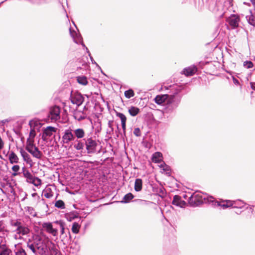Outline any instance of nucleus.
<instances>
[{"instance_id": "nucleus-30", "label": "nucleus", "mask_w": 255, "mask_h": 255, "mask_svg": "<svg viewBox=\"0 0 255 255\" xmlns=\"http://www.w3.org/2000/svg\"><path fill=\"white\" fill-rule=\"evenodd\" d=\"M232 204V208L242 209L244 207L245 203L244 201L239 200L237 201H233Z\"/></svg>"}, {"instance_id": "nucleus-35", "label": "nucleus", "mask_w": 255, "mask_h": 255, "mask_svg": "<svg viewBox=\"0 0 255 255\" xmlns=\"http://www.w3.org/2000/svg\"><path fill=\"white\" fill-rule=\"evenodd\" d=\"M55 206L59 209H64L65 208V205L64 201L62 200H58L56 201Z\"/></svg>"}, {"instance_id": "nucleus-49", "label": "nucleus", "mask_w": 255, "mask_h": 255, "mask_svg": "<svg viewBox=\"0 0 255 255\" xmlns=\"http://www.w3.org/2000/svg\"><path fill=\"white\" fill-rule=\"evenodd\" d=\"M232 79L233 83L235 85L237 86H239L240 85L239 81L237 79H236L234 76H232Z\"/></svg>"}, {"instance_id": "nucleus-12", "label": "nucleus", "mask_w": 255, "mask_h": 255, "mask_svg": "<svg viewBox=\"0 0 255 255\" xmlns=\"http://www.w3.org/2000/svg\"><path fill=\"white\" fill-rule=\"evenodd\" d=\"M70 33L72 37L73 38L74 41L75 43L77 44L80 43L81 45L86 49V45L83 42V38L81 35L78 34L75 31H72L71 30V28H69Z\"/></svg>"}, {"instance_id": "nucleus-19", "label": "nucleus", "mask_w": 255, "mask_h": 255, "mask_svg": "<svg viewBox=\"0 0 255 255\" xmlns=\"http://www.w3.org/2000/svg\"><path fill=\"white\" fill-rule=\"evenodd\" d=\"M116 115L117 117H119L121 120L122 129H125L127 122L126 116L123 113L116 111Z\"/></svg>"}, {"instance_id": "nucleus-53", "label": "nucleus", "mask_w": 255, "mask_h": 255, "mask_svg": "<svg viewBox=\"0 0 255 255\" xmlns=\"http://www.w3.org/2000/svg\"><path fill=\"white\" fill-rule=\"evenodd\" d=\"M44 196L46 198H50L52 196V195L50 193H46L44 194Z\"/></svg>"}, {"instance_id": "nucleus-57", "label": "nucleus", "mask_w": 255, "mask_h": 255, "mask_svg": "<svg viewBox=\"0 0 255 255\" xmlns=\"http://www.w3.org/2000/svg\"><path fill=\"white\" fill-rule=\"evenodd\" d=\"M250 1L252 2V4L253 5L254 7V9L255 10V0H251Z\"/></svg>"}, {"instance_id": "nucleus-17", "label": "nucleus", "mask_w": 255, "mask_h": 255, "mask_svg": "<svg viewBox=\"0 0 255 255\" xmlns=\"http://www.w3.org/2000/svg\"><path fill=\"white\" fill-rule=\"evenodd\" d=\"M19 152L23 160L27 163L30 164L31 166L32 160L31 159L30 155L25 151H24L22 148H20Z\"/></svg>"}, {"instance_id": "nucleus-36", "label": "nucleus", "mask_w": 255, "mask_h": 255, "mask_svg": "<svg viewBox=\"0 0 255 255\" xmlns=\"http://www.w3.org/2000/svg\"><path fill=\"white\" fill-rule=\"evenodd\" d=\"M125 96L128 99H130V98L133 97L134 96L133 90L131 89L126 90L125 92Z\"/></svg>"}, {"instance_id": "nucleus-15", "label": "nucleus", "mask_w": 255, "mask_h": 255, "mask_svg": "<svg viewBox=\"0 0 255 255\" xmlns=\"http://www.w3.org/2000/svg\"><path fill=\"white\" fill-rule=\"evenodd\" d=\"M38 123L34 120H30L29 122V126L30 127V130L29 132V135L28 137L34 139V137L36 136V132L34 129V128L38 125Z\"/></svg>"}, {"instance_id": "nucleus-48", "label": "nucleus", "mask_w": 255, "mask_h": 255, "mask_svg": "<svg viewBox=\"0 0 255 255\" xmlns=\"http://www.w3.org/2000/svg\"><path fill=\"white\" fill-rule=\"evenodd\" d=\"M23 176L26 179L32 175V174L28 171H24Z\"/></svg>"}, {"instance_id": "nucleus-63", "label": "nucleus", "mask_w": 255, "mask_h": 255, "mask_svg": "<svg viewBox=\"0 0 255 255\" xmlns=\"http://www.w3.org/2000/svg\"><path fill=\"white\" fill-rule=\"evenodd\" d=\"M235 213L237 214H240L241 213H242V211H236Z\"/></svg>"}, {"instance_id": "nucleus-44", "label": "nucleus", "mask_w": 255, "mask_h": 255, "mask_svg": "<svg viewBox=\"0 0 255 255\" xmlns=\"http://www.w3.org/2000/svg\"><path fill=\"white\" fill-rule=\"evenodd\" d=\"M15 255H27L25 251L22 248L18 249L15 252Z\"/></svg>"}, {"instance_id": "nucleus-14", "label": "nucleus", "mask_w": 255, "mask_h": 255, "mask_svg": "<svg viewBox=\"0 0 255 255\" xmlns=\"http://www.w3.org/2000/svg\"><path fill=\"white\" fill-rule=\"evenodd\" d=\"M197 68L196 66L193 65L185 68L183 70L181 73L184 74L187 77H189L193 76L197 72Z\"/></svg>"}, {"instance_id": "nucleus-10", "label": "nucleus", "mask_w": 255, "mask_h": 255, "mask_svg": "<svg viewBox=\"0 0 255 255\" xmlns=\"http://www.w3.org/2000/svg\"><path fill=\"white\" fill-rule=\"evenodd\" d=\"M240 20L239 16L235 14H232L227 19V21L232 29H234L239 26V23Z\"/></svg>"}, {"instance_id": "nucleus-2", "label": "nucleus", "mask_w": 255, "mask_h": 255, "mask_svg": "<svg viewBox=\"0 0 255 255\" xmlns=\"http://www.w3.org/2000/svg\"><path fill=\"white\" fill-rule=\"evenodd\" d=\"M37 246V255H61L60 252L51 242L39 240Z\"/></svg>"}, {"instance_id": "nucleus-16", "label": "nucleus", "mask_w": 255, "mask_h": 255, "mask_svg": "<svg viewBox=\"0 0 255 255\" xmlns=\"http://www.w3.org/2000/svg\"><path fill=\"white\" fill-rule=\"evenodd\" d=\"M74 118L78 121H81L87 118V115L83 111L77 110L74 113Z\"/></svg>"}, {"instance_id": "nucleus-34", "label": "nucleus", "mask_w": 255, "mask_h": 255, "mask_svg": "<svg viewBox=\"0 0 255 255\" xmlns=\"http://www.w3.org/2000/svg\"><path fill=\"white\" fill-rule=\"evenodd\" d=\"M80 228V225L79 223L75 222L73 223L72 226V232L74 234H78L79 232V229Z\"/></svg>"}, {"instance_id": "nucleus-56", "label": "nucleus", "mask_w": 255, "mask_h": 255, "mask_svg": "<svg viewBox=\"0 0 255 255\" xmlns=\"http://www.w3.org/2000/svg\"><path fill=\"white\" fill-rule=\"evenodd\" d=\"M113 122H114L113 121H109L108 122V127L109 128H112V127H113Z\"/></svg>"}, {"instance_id": "nucleus-22", "label": "nucleus", "mask_w": 255, "mask_h": 255, "mask_svg": "<svg viewBox=\"0 0 255 255\" xmlns=\"http://www.w3.org/2000/svg\"><path fill=\"white\" fill-rule=\"evenodd\" d=\"M11 251L6 246L5 244L0 243V255H10Z\"/></svg>"}, {"instance_id": "nucleus-51", "label": "nucleus", "mask_w": 255, "mask_h": 255, "mask_svg": "<svg viewBox=\"0 0 255 255\" xmlns=\"http://www.w3.org/2000/svg\"><path fill=\"white\" fill-rule=\"evenodd\" d=\"M10 121V119H5L2 121H0V126H3L6 123H8Z\"/></svg>"}, {"instance_id": "nucleus-50", "label": "nucleus", "mask_w": 255, "mask_h": 255, "mask_svg": "<svg viewBox=\"0 0 255 255\" xmlns=\"http://www.w3.org/2000/svg\"><path fill=\"white\" fill-rule=\"evenodd\" d=\"M35 176H33L32 175L31 176L26 178V181L29 183L32 184L33 182H34V179Z\"/></svg>"}, {"instance_id": "nucleus-24", "label": "nucleus", "mask_w": 255, "mask_h": 255, "mask_svg": "<svg viewBox=\"0 0 255 255\" xmlns=\"http://www.w3.org/2000/svg\"><path fill=\"white\" fill-rule=\"evenodd\" d=\"M134 190L136 192H140L142 189V180L140 178H136L134 182Z\"/></svg>"}, {"instance_id": "nucleus-46", "label": "nucleus", "mask_w": 255, "mask_h": 255, "mask_svg": "<svg viewBox=\"0 0 255 255\" xmlns=\"http://www.w3.org/2000/svg\"><path fill=\"white\" fill-rule=\"evenodd\" d=\"M133 134L137 137L141 135L140 129L139 128H136L133 130Z\"/></svg>"}, {"instance_id": "nucleus-5", "label": "nucleus", "mask_w": 255, "mask_h": 255, "mask_svg": "<svg viewBox=\"0 0 255 255\" xmlns=\"http://www.w3.org/2000/svg\"><path fill=\"white\" fill-rule=\"evenodd\" d=\"M85 141V145L88 154H93L96 152V148L98 143L96 140L93 139L92 137H89L87 139H83Z\"/></svg>"}, {"instance_id": "nucleus-1", "label": "nucleus", "mask_w": 255, "mask_h": 255, "mask_svg": "<svg viewBox=\"0 0 255 255\" xmlns=\"http://www.w3.org/2000/svg\"><path fill=\"white\" fill-rule=\"evenodd\" d=\"M164 88L167 91V93L157 95L154 99L155 103L161 105L165 104L163 110L164 114H170L178 107L182 96L180 92L184 89L182 85L177 84L164 86Z\"/></svg>"}, {"instance_id": "nucleus-52", "label": "nucleus", "mask_w": 255, "mask_h": 255, "mask_svg": "<svg viewBox=\"0 0 255 255\" xmlns=\"http://www.w3.org/2000/svg\"><path fill=\"white\" fill-rule=\"evenodd\" d=\"M120 130H121V129L119 128V125H117V130H116V133L118 131V133L117 134V137L119 136V133L121 132Z\"/></svg>"}, {"instance_id": "nucleus-38", "label": "nucleus", "mask_w": 255, "mask_h": 255, "mask_svg": "<svg viewBox=\"0 0 255 255\" xmlns=\"http://www.w3.org/2000/svg\"><path fill=\"white\" fill-rule=\"evenodd\" d=\"M246 18L247 19L248 23L254 26H255V16L251 14L250 16H247Z\"/></svg>"}, {"instance_id": "nucleus-25", "label": "nucleus", "mask_w": 255, "mask_h": 255, "mask_svg": "<svg viewBox=\"0 0 255 255\" xmlns=\"http://www.w3.org/2000/svg\"><path fill=\"white\" fill-rule=\"evenodd\" d=\"M78 214L75 211H73L65 214V218L68 221H71L74 220L75 219L78 218Z\"/></svg>"}, {"instance_id": "nucleus-29", "label": "nucleus", "mask_w": 255, "mask_h": 255, "mask_svg": "<svg viewBox=\"0 0 255 255\" xmlns=\"http://www.w3.org/2000/svg\"><path fill=\"white\" fill-rule=\"evenodd\" d=\"M134 195L131 193L126 194L121 201L122 203H128L134 198Z\"/></svg>"}, {"instance_id": "nucleus-64", "label": "nucleus", "mask_w": 255, "mask_h": 255, "mask_svg": "<svg viewBox=\"0 0 255 255\" xmlns=\"http://www.w3.org/2000/svg\"><path fill=\"white\" fill-rule=\"evenodd\" d=\"M164 166V163L162 164H161L159 166L160 168H162L163 169V167Z\"/></svg>"}, {"instance_id": "nucleus-31", "label": "nucleus", "mask_w": 255, "mask_h": 255, "mask_svg": "<svg viewBox=\"0 0 255 255\" xmlns=\"http://www.w3.org/2000/svg\"><path fill=\"white\" fill-rule=\"evenodd\" d=\"M77 82L82 85H86L88 84L87 78L85 76L77 77Z\"/></svg>"}, {"instance_id": "nucleus-61", "label": "nucleus", "mask_w": 255, "mask_h": 255, "mask_svg": "<svg viewBox=\"0 0 255 255\" xmlns=\"http://www.w3.org/2000/svg\"><path fill=\"white\" fill-rule=\"evenodd\" d=\"M244 4L248 6L251 5V3L250 2H244Z\"/></svg>"}, {"instance_id": "nucleus-27", "label": "nucleus", "mask_w": 255, "mask_h": 255, "mask_svg": "<svg viewBox=\"0 0 255 255\" xmlns=\"http://www.w3.org/2000/svg\"><path fill=\"white\" fill-rule=\"evenodd\" d=\"M128 112L130 116L135 117L139 114L140 110L136 107L131 106L128 108Z\"/></svg>"}, {"instance_id": "nucleus-7", "label": "nucleus", "mask_w": 255, "mask_h": 255, "mask_svg": "<svg viewBox=\"0 0 255 255\" xmlns=\"http://www.w3.org/2000/svg\"><path fill=\"white\" fill-rule=\"evenodd\" d=\"M61 109L59 106L51 107L48 114V117L52 121H57L60 118Z\"/></svg>"}, {"instance_id": "nucleus-37", "label": "nucleus", "mask_w": 255, "mask_h": 255, "mask_svg": "<svg viewBox=\"0 0 255 255\" xmlns=\"http://www.w3.org/2000/svg\"><path fill=\"white\" fill-rule=\"evenodd\" d=\"M26 212H27L32 216L35 217L37 216L36 213L34 211V209L32 207H26L25 208Z\"/></svg>"}, {"instance_id": "nucleus-9", "label": "nucleus", "mask_w": 255, "mask_h": 255, "mask_svg": "<svg viewBox=\"0 0 255 255\" xmlns=\"http://www.w3.org/2000/svg\"><path fill=\"white\" fill-rule=\"evenodd\" d=\"M42 227L45 231L53 236H57L58 235V230L53 228L52 223L44 222L42 224Z\"/></svg>"}, {"instance_id": "nucleus-18", "label": "nucleus", "mask_w": 255, "mask_h": 255, "mask_svg": "<svg viewBox=\"0 0 255 255\" xmlns=\"http://www.w3.org/2000/svg\"><path fill=\"white\" fill-rule=\"evenodd\" d=\"M60 238L64 245H67L70 244L71 240L70 233L69 231L65 234L60 235Z\"/></svg>"}, {"instance_id": "nucleus-41", "label": "nucleus", "mask_w": 255, "mask_h": 255, "mask_svg": "<svg viewBox=\"0 0 255 255\" xmlns=\"http://www.w3.org/2000/svg\"><path fill=\"white\" fill-rule=\"evenodd\" d=\"M162 170L163 171H164L165 172H166V175H167L168 176L170 175V173H171L170 167L169 165L166 164L164 162V166L163 167Z\"/></svg>"}, {"instance_id": "nucleus-11", "label": "nucleus", "mask_w": 255, "mask_h": 255, "mask_svg": "<svg viewBox=\"0 0 255 255\" xmlns=\"http://www.w3.org/2000/svg\"><path fill=\"white\" fill-rule=\"evenodd\" d=\"M72 131V129L70 128L67 129L64 131L62 136V140L64 143L68 144L70 141L75 139V136Z\"/></svg>"}, {"instance_id": "nucleus-20", "label": "nucleus", "mask_w": 255, "mask_h": 255, "mask_svg": "<svg viewBox=\"0 0 255 255\" xmlns=\"http://www.w3.org/2000/svg\"><path fill=\"white\" fill-rule=\"evenodd\" d=\"M232 202L233 201L231 200H225L221 202L217 201L216 203L218 206H221L225 209L229 207H232Z\"/></svg>"}, {"instance_id": "nucleus-33", "label": "nucleus", "mask_w": 255, "mask_h": 255, "mask_svg": "<svg viewBox=\"0 0 255 255\" xmlns=\"http://www.w3.org/2000/svg\"><path fill=\"white\" fill-rule=\"evenodd\" d=\"M55 223L59 225L60 228V235L66 233L65 232V223L62 220L56 221Z\"/></svg>"}, {"instance_id": "nucleus-6", "label": "nucleus", "mask_w": 255, "mask_h": 255, "mask_svg": "<svg viewBox=\"0 0 255 255\" xmlns=\"http://www.w3.org/2000/svg\"><path fill=\"white\" fill-rule=\"evenodd\" d=\"M70 99L72 104H75L77 106L79 107L84 102L85 98L80 92L76 91L71 93Z\"/></svg>"}, {"instance_id": "nucleus-47", "label": "nucleus", "mask_w": 255, "mask_h": 255, "mask_svg": "<svg viewBox=\"0 0 255 255\" xmlns=\"http://www.w3.org/2000/svg\"><path fill=\"white\" fill-rule=\"evenodd\" d=\"M11 225L12 226L16 227L17 228H18L19 227H20L22 225H21V223L20 222H19L18 220H16L14 222H11Z\"/></svg>"}, {"instance_id": "nucleus-23", "label": "nucleus", "mask_w": 255, "mask_h": 255, "mask_svg": "<svg viewBox=\"0 0 255 255\" xmlns=\"http://www.w3.org/2000/svg\"><path fill=\"white\" fill-rule=\"evenodd\" d=\"M8 159L10 164L17 163L18 157L13 151H10L8 155Z\"/></svg>"}, {"instance_id": "nucleus-43", "label": "nucleus", "mask_w": 255, "mask_h": 255, "mask_svg": "<svg viewBox=\"0 0 255 255\" xmlns=\"http://www.w3.org/2000/svg\"><path fill=\"white\" fill-rule=\"evenodd\" d=\"M34 182H33L32 184L35 186L38 187V186L41 184V180L40 178L37 177H34Z\"/></svg>"}, {"instance_id": "nucleus-40", "label": "nucleus", "mask_w": 255, "mask_h": 255, "mask_svg": "<svg viewBox=\"0 0 255 255\" xmlns=\"http://www.w3.org/2000/svg\"><path fill=\"white\" fill-rule=\"evenodd\" d=\"M85 145V142H82L81 141H79L77 144H75L74 145V147L76 148L78 150H82L84 148Z\"/></svg>"}, {"instance_id": "nucleus-54", "label": "nucleus", "mask_w": 255, "mask_h": 255, "mask_svg": "<svg viewBox=\"0 0 255 255\" xmlns=\"http://www.w3.org/2000/svg\"><path fill=\"white\" fill-rule=\"evenodd\" d=\"M126 128H125V129H123V132H120L119 134L121 135V136L124 138V136H126Z\"/></svg>"}, {"instance_id": "nucleus-32", "label": "nucleus", "mask_w": 255, "mask_h": 255, "mask_svg": "<svg viewBox=\"0 0 255 255\" xmlns=\"http://www.w3.org/2000/svg\"><path fill=\"white\" fill-rule=\"evenodd\" d=\"M27 247L34 253L35 255H37V243H27Z\"/></svg>"}, {"instance_id": "nucleus-55", "label": "nucleus", "mask_w": 255, "mask_h": 255, "mask_svg": "<svg viewBox=\"0 0 255 255\" xmlns=\"http://www.w3.org/2000/svg\"><path fill=\"white\" fill-rule=\"evenodd\" d=\"M251 87V88L255 91V82H250Z\"/></svg>"}, {"instance_id": "nucleus-39", "label": "nucleus", "mask_w": 255, "mask_h": 255, "mask_svg": "<svg viewBox=\"0 0 255 255\" xmlns=\"http://www.w3.org/2000/svg\"><path fill=\"white\" fill-rule=\"evenodd\" d=\"M20 169V166L18 165H14L12 167V170L13 172L12 173V176H16L19 174L18 171Z\"/></svg>"}, {"instance_id": "nucleus-42", "label": "nucleus", "mask_w": 255, "mask_h": 255, "mask_svg": "<svg viewBox=\"0 0 255 255\" xmlns=\"http://www.w3.org/2000/svg\"><path fill=\"white\" fill-rule=\"evenodd\" d=\"M243 65L244 67L248 69H250L254 67L253 63L250 60H247L245 61L243 63Z\"/></svg>"}, {"instance_id": "nucleus-58", "label": "nucleus", "mask_w": 255, "mask_h": 255, "mask_svg": "<svg viewBox=\"0 0 255 255\" xmlns=\"http://www.w3.org/2000/svg\"><path fill=\"white\" fill-rule=\"evenodd\" d=\"M86 52L88 54V55L89 56H90L91 54V53L90 52V51L89 50L88 48L87 47H86Z\"/></svg>"}, {"instance_id": "nucleus-4", "label": "nucleus", "mask_w": 255, "mask_h": 255, "mask_svg": "<svg viewBox=\"0 0 255 255\" xmlns=\"http://www.w3.org/2000/svg\"><path fill=\"white\" fill-rule=\"evenodd\" d=\"M206 199V196L200 191L193 193L188 199V203L192 207H195L202 204Z\"/></svg>"}, {"instance_id": "nucleus-45", "label": "nucleus", "mask_w": 255, "mask_h": 255, "mask_svg": "<svg viewBox=\"0 0 255 255\" xmlns=\"http://www.w3.org/2000/svg\"><path fill=\"white\" fill-rule=\"evenodd\" d=\"M90 58V60L92 63V64H95L96 65L97 67H98V68L99 69H100L102 73H103V74L105 75V73L103 72L101 67L96 63V62L94 60V58H93V57L91 55H90V56H89Z\"/></svg>"}, {"instance_id": "nucleus-59", "label": "nucleus", "mask_w": 255, "mask_h": 255, "mask_svg": "<svg viewBox=\"0 0 255 255\" xmlns=\"http://www.w3.org/2000/svg\"><path fill=\"white\" fill-rule=\"evenodd\" d=\"M87 103L86 104V105L83 108V110L82 111L84 112L85 111H87L88 110V108L87 107Z\"/></svg>"}, {"instance_id": "nucleus-21", "label": "nucleus", "mask_w": 255, "mask_h": 255, "mask_svg": "<svg viewBox=\"0 0 255 255\" xmlns=\"http://www.w3.org/2000/svg\"><path fill=\"white\" fill-rule=\"evenodd\" d=\"M152 161L155 163H159L162 160V154L160 152H155L151 157Z\"/></svg>"}, {"instance_id": "nucleus-62", "label": "nucleus", "mask_w": 255, "mask_h": 255, "mask_svg": "<svg viewBox=\"0 0 255 255\" xmlns=\"http://www.w3.org/2000/svg\"><path fill=\"white\" fill-rule=\"evenodd\" d=\"M22 173H23V174H24V171H26L27 170H26L25 168V167H23L22 169Z\"/></svg>"}, {"instance_id": "nucleus-3", "label": "nucleus", "mask_w": 255, "mask_h": 255, "mask_svg": "<svg viewBox=\"0 0 255 255\" xmlns=\"http://www.w3.org/2000/svg\"><path fill=\"white\" fill-rule=\"evenodd\" d=\"M25 149L34 157L40 159L42 156V152L34 144V139L28 137L26 139Z\"/></svg>"}, {"instance_id": "nucleus-28", "label": "nucleus", "mask_w": 255, "mask_h": 255, "mask_svg": "<svg viewBox=\"0 0 255 255\" xmlns=\"http://www.w3.org/2000/svg\"><path fill=\"white\" fill-rule=\"evenodd\" d=\"M15 231L18 234L25 235L29 232V230L27 227L21 225L20 227H19L18 228H16Z\"/></svg>"}, {"instance_id": "nucleus-13", "label": "nucleus", "mask_w": 255, "mask_h": 255, "mask_svg": "<svg viewBox=\"0 0 255 255\" xmlns=\"http://www.w3.org/2000/svg\"><path fill=\"white\" fill-rule=\"evenodd\" d=\"M172 204L180 208H183L186 205V202L182 200L181 197L178 195L173 196Z\"/></svg>"}, {"instance_id": "nucleus-26", "label": "nucleus", "mask_w": 255, "mask_h": 255, "mask_svg": "<svg viewBox=\"0 0 255 255\" xmlns=\"http://www.w3.org/2000/svg\"><path fill=\"white\" fill-rule=\"evenodd\" d=\"M74 135L77 138H82L85 135V131L83 128H79L74 130Z\"/></svg>"}, {"instance_id": "nucleus-8", "label": "nucleus", "mask_w": 255, "mask_h": 255, "mask_svg": "<svg viewBox=\"0 0 255 255\" xmlns=\"http://www.w3.org/2000/svg\"><path fill=\"white\" fill-rule=\"evenodd\" d=\"M57 128L52 126H48L45 128H43L41 138L44 141H47V137H50L53 132H56Z\"/></svg>"}, {"instance_id": "nucleus-60", "label": "nucleus", "mask_w": 255, "mask_h": 255, "mask_svg": "<svg viewBox=\"0 0 255 255\" xmlns=\"http://www.w3.org/2000/svg\"><path fill=\"white\" fill-rule=\"evenodd\" d=\"M159 192L162 193V194H164V189L163 188H160L159 189Z\"/></svg>"}]
</instances>
